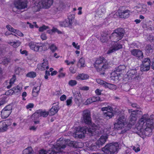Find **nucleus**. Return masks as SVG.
Listing matches in <instances>:
<instances>
[{
  "instance_id": "bf43d9fd",
  "label": "nucleus",
  "mask_w": 154,
  "mask_h": 154,
  "mask_svg": "<svg viewBox=\"0 0 154 154\" xmlns=\"http://www.w3.org/2000/svg\"><path fill=\"white\" fill-rule=\"evenodd\" d=\"M50 75V73L49 71L46 70L45 72V78L47 79L48 78V76H49Z\"/></svg>"
},
{
  "instance_id": "69168bd1",
  "label": "nucleus",
  "mask_w": 154,
  "mask_h": 154,
  "mask_svg": "<svg viewBox=\"0 0 154 154\" xmlns=\"http://www.w3.org/2000/svg\"><path fill=\"white\" fill-rule=\"evenodd\" d=\"M41 38L42 40H45L47 39V36L45 34L42 33L41 35Z\"/></svg>"
},
{
  "instance_id": "ea45409f",
  "label": "nucleus",
  "mask_w": 154,
  "mask_h": 154,
  "mask_svg": "<svg viewBox=\"0 0 154 154\" xmlns=\"http://www.w3.org/2000/svg\"><path fill=\"white\" fill-rule=\"evenodd\" d=\"M126 68L125 66L124 65H120L118 66L116 70L117 72H119L120 71H122L123 70H124Z\"/></svg>"
},
{
  "instance_id": "0e129e2a",
  "label": "nucleus",
  "mask_w": 154,
  "mask_h": 154,
  "mask_svg": "<svg viewBox=\"0 0 154 154\" xmlns=\"http://www.w3.org/2000/svg\"><path fill=\"white\" fill-rule=\"evenodd\" d=\"M34 105L32 103H30L27 105L26 107L27 109H29L30 108H32L33 107Z\"/></svg>"
},
{
  "instance_id": "5fc2aeb1",
  "label": "nucleus",
  "mask_w": 154,
  "mask_h": 154,
  "mask_svg": "<svg viewBox=\"0 0 154 154\" xmlns=\"http://www.w3.org/2000/svg\"><path fill=\"white\" fill-rule=\"evenodd\" d=\"M79 89L81 90L87 91L89 90V88L87 86H81L79 87Z\"/></svg>"
},
{
  "instance_id": "473e14b6",
  "label": "nucleus",
  "mask_w": 154,
  "mask_h": 154,
  "mask_svg": "<svg viewBox=\"0 0 154 154\" xmlns=\"http://www.w3.org/2000/svg\"><path fill=\"white\" fill-rule=\"evenodd\" d=\"M47 32L48 33L51 34L54 32H57L58 34H60L61 33V32L59 31L57 28L53 27L52 29H50L48 30L47 31Z\"/></svg>"
},
{
  "instance_id": "4be33fe9",
  "label": "nucleus",
  "mask_w": 154,
  "mask_h": 154,
  "mask_svg": "<svg viewBox=\"0 0 154 154\" xmlns=\"http://www.w3.org/2000/svg\"><path fill=\"white\" fill-rule=\"evenodd\" d=\"M59 109L58 103H57L54 104L50 110L49 113L50 115L52 116L54 115L58 112Z\"/></svg>"
},
{
  "instance_id": "0eeeda50",
  "label": "nucleus",
  "mask_w": 154,
  "mask_h": 154,
  "mask_svg": "<svg viewBox=\"0 0 154 154\" xmlns=\"http://www.w3.org/2000/svg\"><path fill=\"white\" fill-rule=\"evenodd\" d=\"M94 66L98 72H104L105 70L111 66L109 62L107 61L103 57H100L96 60Z\"/></svg>"
},
{
  "instance_id": "052dcab7",
  "label": "nucleus",
  "mask_w": 154,
  "mask_h": 154,
  "mask_svg": "<svg viewBox=\"0 0 154 154\" xmlns=\"http://www.w3.org/2000/svg\"><path fill=\"white\" fill-rule=\"evenodd\" d=\"M10 61V60L9 59H5L3 60L2 61V63L4 64L5 65L7 64L8 62H9Z\"/></svg>"
},
{
  "instance_id": "c9c22d12",
  "label": "nucleus",
  "mask_w": 154,
  "mask_h": 154,
  "mask_svg": "<svg viewBox=\"0 0 154 154\" xmlns=\"http://www.w3.org/2000/svg\"><path fill=\"white\" fill-rule=\"evenodd\" d=\"M153 47L150 45H147L145 48V50L147 53L152 52L153 50Z\"/></svg>"
},
{
  "instance_id": "a19ab883",
  "label": "nucleus",
  "mask_w": 154,
  "mask_h": 154,
  "mask_svg": "<svg viewBox=\"0 0 154 154\" xmlns=\"http://www.w3.org/2000/svg\"><path fill=\"white\" fill-rule=\"evenodd\" d=\"M49 48H50L51 51L53 52H55L57 49V48L56 46L54 44H52L49 46Z\"/></svg>"
},
{
  "instance_id": "de8ad7c7",
  "label": "nucleus",
  "mask_w": 154,
  "mask_h": 154,
  "mask_svg": "<svg viewBox=\"0 0 154 154\" xmlns=\"http://www.w3.org/2000/svg\"><path fill=\"white\" fill-rule=\"evenodd\" d=\"M27 23L29 25V26L31 28H33L34 27V26H35V27L37 28H38V26L36 24V22H33V24H32L29 22H27Z\"/></svg>"
},
{
  "instance_id": "423d86ee",
  "label": "nucleus",
  "mask_w": 154,
  "mask_h": 154,
  "mask_svg": "<svg viewBox=\"0 0 154 154\" xmlns=\"http://www.w3.org/2000/svg\"><path fill=\"white\" fill-rule=\"evenodd\" d=\"M97 126L98 127L97 129H99V130L98 131H99L100 133L98 136L95 135L93 136H94L95 137H97L100 134L103 133H104L105 134L102 135L95 142H94V141L93 142L90 141L89 143L87 142L85 143L86 145L88 148L90 149L91 150L94 151L96 150L98 148L103 146L105 143L108 138L107 134L109 133L106 129L102 130V128L97 125Z\"/></svg>"
},
{
  "instance_id": "603ef678",
  "label": "nucleus",
  "mask_w": 154,
  "mask_h": 154,
  "mask_svg": "<svg viewBox=\"0 0 154 154\" xmlns=\"http://www.w3.org/2000/svg\"><path fill=\"white\" fill-rule=\"evenodd\" d=\"M75 60H74L72 61L69 62L68 60H66L65 61V63L67 65H69L70 64H73L75 62Z\"/></svg>"
},
{
  "instance_id": "49530a36",
  "label": "nucleus",
  "mask_w": 154,
  "mask_h": 154,
  "mask_svg": "<svg viewBox=\"0 0 154 154\" xmlns=\"http://www.w3.org/2000/svg\"><path fill=\"white\" fill-rule=\"evenodd\" d=\"M72 46L76 49L79 50L80 49V45H78V43H76L75 42H73L72 43Z\"/></svg>"
},
{
  "instance_id": "f3484780",
  "label": "nucleus",
  "mask_w": 154,
  "mask_h": 154,
  "mask_svg": "<svg viewBox=\"0 0 154 154\" xmlns=\"http://www.w3.org/2000/svg\"><path fill=\"white\" fill-rule=\"evenodd\" d=\"M137 71L135 69H131L127 73V75L129 78H131L134 81H136V79L139 77L138 75L137 74Z\"/></svg>"
},
{
  "instance_id": "6e6552de",
  "label": "nucleus",
  "mask_w": 154,
  "mask_h": 154,
  "mask_svg": "<svg viewBox=\"0 0 154 154\" xmlns=\"http://www.w3.org/2000/svg\"><path fill=\"white\" fill-rule=\"evenodd\" d=\"M35 2V6L33 9H35V11H37L41 8H48L52 5L54 0H41L40 1L38 0H33Z\"/></svg>"
},
{
  "instance_id": "37998d69",
  "label": "nucleus",
  "mask_w": 154,
  "mask_h": 154,
  "mask_svg": "<svg viewBox=\"0 0 154 154\" xmlns=\"http://www.w3.org/2000/svg\"><path fill=\"white\" fill-rule=\"evenodd\" d=\"M91 98L93 102H95L96 101H102V100H100V97L98 96L93 97H91Z\"/></svg>"
},
{
  "instance_id": "c756f323",
  "label": "nucleus",
  "mask_w": 154,
  "mask_h": 154,
  "mask_svg": "<svg viewBox=\"0 0 154 154\" xmlns=\"http://www.w3.org/2000/svg\"><path fill=\"white\" fill-rule=\"evenodd\" d=\"M8 44L11 45L14 48H16L20 46L21 44V42L20 41H18L16 42H8Z\"/></svg>"
},
{
  "instance_id": "4d7b16f0",
  "label": "nucleus",
  "mask_w": 154,
  "mask_h": 154,
  "mask_svg": "<svg viewBox=\"0 0 154 154\" xmlns=\"http://www.w3.org/2000/svg\"><path fill=\"white\" fill-rule=\"evenodd\" d=\"M70 72L72 74H74L76 72V70L73 66H71L69 69Z\"/></svg>"
},
{
  "instance_id": "bb28decb",
  "label": "nucleus",
  "mask_w": 154,
  "mask_h": 154,
  "mask_svg": "<svg viewBox=\"0 0 154 154\" xmlns=\"http://www.w3.org/2000/svg\"><path fill=\"white\" fill-rule=\"evenodd\" d=\"M118 72H117L116 70V71L112 72L111 74V79L113 80H118L120 75V73Z\"/></svg>"
},
{
  "instance_id": "7ed1b4c3",
  "label": "nucleus",
  "mask_w": 154,
  "mask_h": 154,
  "mask_svg": "<svg viewBox=\"0 0 154 154\" xmlns=\"http://www.w3.org/2000/svg\"><path fill=\"white\" fill-rule=\"evenodd\" d=\"M154 129V115H143L135 125L134 129L138 131V134L143 139L152 134Z\"/></svg>"
},
{
  "instance_id": "338daca9",
  "label": "nucleus",
  "mask_w": 154,
  "mask_h": 154,
  "mask_svg": "<svg viewBox=\"0 0 154 154\" xmlns=\"http://www.w3.org/2000/svg\"><path fill=\"white\" fill-rule=\"evenodd\" d=\"M27 95V93L26 92H23L22 94V97L23 98V100H25L26 99L25 98V97H26Z\"/></svg>"
},
{
  "instance_id": "a211bd4d",
  "label": "nucleus",
  "mask_w": 154,
  "mask_h": 154,
  "mask_svg": "<svg viewBox=\"0 0 154 154\" xmlns=\"http://www.w3.org/2000/svg\"><path fill=\"white\" fill-rule=\"evenodd\" d=\"M136 9L138 12H140L142 14H145L147 13L148 10L146 5L141 4L136 7Z\"/></svg>"
},
{
  "instance_id": "09e8293b",
  "label": "nucleus",
  "mask_w": 154,
  "mask_h": 154,
  "mask_svg": "<svg viewBox=\"0 0 154 154\" xmlns=\"http://www.w3.org/2000/svg\"><path fill=\"white\" fill-rule=\"evenodd\" d=\"M14 33L20 36H23V34L18 30L15 29Z\"/></svg>"
},
{
  "instance_id": "6ab92c4d",
  "label": "nucleus",
  "mask_w": 154,
  "mask_h": 154,
  "mask_svg": "<svg viewBox=\"0 0 154 154\" xmlns=\"http://www.w3.org/2000/svg\"><path fill=\"white\" fill-rule=\"evenodd\" d=\"M132 55L135 57H137L140 59L143 58V56L142 52L138 49H133L131 51Z\"/></svg>"
},
{
  "instance_id": "cd10ccee",
  "label": "nucleus",
  "mask_w": 154,
  "mask_h": 154,
  "mask_svg": "<svg viewBox=\"0 0 154 154\" xmlns=\"http://www.w3.org/2000/svg\"><path fill=\"white\" fill-rule=\"evenodd\" d=\"M77 66L80 68L85 67V60L84 58H81L79 59L77 63Z\"/></svg>"
},
{
  "instance_id": "6e6d98bb",
  "label": "nucleus",
  "mask_w": 154,
  "mask_h": 154,
  "mask_svg": "<svg viewBox=\"0 0 154 154\" xmlns=\"http://www.w3.org/2000/svg\"><path fill=\"white\" fill-rule=\"evenodd\" d=\"M14 93L13 88L9 90L8 91L6 92V94L7 95H12Z\"/></svg>"
},
{
  "instance_id": "f704fd0d",
  "label": "nucleus",
  "mask_w": 154,
  "mask_h": 154,
  "mask_svg": "<svg viewBox=\"0 0 154 154\" xmlns=\"http://www.w3.org/2000/svg\"><path fill=\"white\" fill-rule=\"evenodd\" d=\"M74 97L77 100H79L81 97V95L79 91H76L73 93Z\"/></svg>"
},
{
  "instance_id": "f8f14e48",
  "label": "nucleus",
  "mask_w": 154,
  "mask_h": 154,
  "mask_svg": "<svg viewBox=\"0 0 154 154\" xmlns=\"http://www.w3.org/2000/svg\"><path fill=\"white\" fill-rule=\"evenodd\" d=\"M12 106L11 105H8L6 106L1 111V117L3 119L7 118L12 112Z\"/></svg>"
},
{
  "instance_id": "9b49d317",
  "label": "nucleus",
  "mask_w": 154,
  "mask_h": 154,
  "mask_svg": "<svg viewBox=\"0 0 154 154\" xmlns=\"http://www.w3.org/2000/svg\"><path fill=\"white\" fill-rule=\"evenodd\" d=\"M27 3L26 0H17L14 2V5L17 9L23 10L27 8Z\"/></svg>"
},
{
  "instance_id": "dca6fc26",
  "label": "nucleus",
  "mask_w": 154,
  "mask_h": 154,
  "mask_svg": "<svg viewBox=\"0 0 154 154\" xmlns=\"http://www.w3.org/2000/svg\"><path fill=\"white\" fill-rule=\"evenodd\" d=\"M38 69L41 71L48 69L49 68L48 63L46 59H44L43 62L38 64L37 65Z\"/></svg>"
},
{
  "instance_id": "c03bdc74",
  "label": "nucleus",
  "mask_w": 154,
  "mask_h": 154,
  "mask_svg": "<svg viewBox=\"0 0 154 154\" xmlns=\"http://www.w3.org/2000/svg\"><path fill=\"white\" fill-rule=\"evenodd\" d=\"M64 8V5L62 3L58 5V7L57 8V11H60L63 10Z\"/></svg>"
},
{
  "instance_id": "4c0bfd02",
  "label": "nucleus",
  "mask_w": 154,
  "mask_h": 154,
  "mask_svg": "<svg viewBox=\"0 0 154 154\" xmlns=\"http://www.w3.org/2000/svg\"><path fill=\"white\" fill-rule=\"evenodd\" d=\"M68 83L69 86L73 87L76 85L77 82L75 80H70L69 81Z\"/></svg>"
},
{
  "instance_id": "39448f33",
  "label": "nucleus",
  "mask_w": 154,
  "mask_h": 154,
  "mask_svg": "<svg viewBox=\"0 0 154 154\" xmlns=\"http://www.w3.org/2000/svg\"><path fill=\"white\" fill-rule=\"evenodd\" d=\"M123 30L122 28H119L115 30L114 32H113L111 36H110L109 39L112 42V47L109 48L107 52V54H110L122 48V45L116 43L121 39L123 36Z\"/></svg>"
},
{
  "instance_id": "f257e3e1",
  "label": "nucleus",
  "mask_w": 154,
  "mask_h": 154,
  "mask_svg": "<svg viewBox=\"0 0 154 154\" xmlns=\"http://www.w3.org/2000/svg\"><path fill=\"white\" fill-rule=\"evenodd\" d=\"M83 120L85 123L91 127L89 129L85 127H78L73 128L71 131H69L66 136H72L75 138H82L85 137V135L87 131V134L90 135L98 136L100 133L97 129L98 127L91 123L90 113L89 110H85L83 111L82 114Z\"/></svg>"
},
{
  "instance_id": "58836bf2",
  "label": "nucleus",
  "mask_w": 154,
  "mask_h": 154,
  "mask_svg": "<svg viewBox=\"0 0 154 154\" xmlns=\"http://www.w3.org/2000/svg\"><path fill=\"white\" fill-rule=\"evenodd\" d=\"M73 98L72 97H70L68 98L66 100V105L68 106H71L72 103V100Z\"/></svg>"
},
{
  "instance_id": "c85d7f7f",
  "label": "nucleus",
  "mask_w": 154,
  "mask_h": 154,
  "mask_svg": "<svg viewBox=\"0 0 154 154\" xmlns=\"http://www.w3.org/2000/svg\"><path fill=\"white\" fill-rule=\"evenodd\" d=\"M23 154H33L32 148L31 147H27L23 150Z\"/></svg>"
},
{
  "instance_id": "ddd939ff",
  "label": "nucleus",
  "mask_w": 154,
  "mask_h": 154,
  "mask_svg": "<svg viewBox=\"0 0 154 154\" xmlns=\"http://www.w3.org/2000/svg\"><path fill=\"white\" fill-rule=\"evenodd\" d=\"M48 114L49 113L48 111L39 110L37 111L32 115L31 118L33 120L34 118L35 119H36L41 116L46 117L48 116Z\"/></svg>"
},
{
  "instance_id": "f03ea898",
  "label": "nucleus",
  "mask_w": 154,
  "mask_h": 154,
  "mask_svg": "<svg viewBox=\"0 0 154 154\" xmlns=\"http://www.w3.org/2000/svg\"><path fill=\"white\" fill-rule=\"evenodd\" d=\"M81 144L82 143L80 142L71 141L62 137L57 140L56 143L54 141L50 143L51 148L48 150L41 149L39 151V154H64L66 145L75 148H80L81 146L79 145Z\"/></svg>"
},
{
  "instance_id": "b1692460",
  "label": "nucleus",
  "mask_w": 154,
  "mask_h": 154,
  "mask_svg": "<svg viewBox=\"0 0 154 154\" xmlns=\"http://www.w3.org/2000/svg\"><path fill=\"white\" fill-rule=\"evenodd\" d=\"M89 76L87 74L80 73L78 74L75 77L77 80H84L88 79Z\"/></svg>"
},
{
  "instance_id": "e2e57ef3",
  "label": "nucleus",
  "mask_w": 154,
  "mask_h": 154,
  "mask_svg": "<svg viewBox=\"0 0 154 154\" xmlns=\"http://www.w3.org/2000/svg\"><path fill=\"white\" fill-rule=\"evenodd\" d=\"M66 96L65 95H62L60 97V100L62 101H63L66 100Z\"/></svg>"
},
{
  "instance_id": "2eb2a0df",
  "label": "nucleus",
  "mask_w": 154,
  "mask_h": 154,
  "mask_svg": "<svg viewBox=\"0 0 154 154\" xmlns=\"http://www.w3.org/2000/svg\"><path fill=\"white\" fill-rule=\"evenodd\" d=\"M151 64V61L149 58L144 59L141 66V70L144 71L149 70Z\"/></svg>"
},
{
  "instance_id": "e433bc0d",
  "label": "nucleus",
  "mask_w": 154,
  "mask_h": 154,
  "mask_svg": "<svg viewBox=\"0 0 154 154\" xmlns=\"http://www.w3.org/2000/svg\"><path fill=\"white\" fill-rule=\"evenodd\" d=\"M96 81L98 84L100 85H102L104 87H105L106 82L100 79H96Z\"/></svg>"
},
{
  "instance_id": "9d476101",
  "label": "nucleus",
  "mask_w": 154,
  "mask_h": 154,
  "mask_svg": "<svg viewBox=\"0 0 154 154\" xmlns=\"http://www.w3.org/2000/svg\"><path fill=\"white\" fill-rule=\"evenodd\" d=\"M101 110L103 112L104 117L107 119L112 118L114 116L113 110L110 106L102 108Z\"/></svg>"
},
{
  "instance_id": "412c9836",
  "label": "nucleus",
  "mask_w": 154,
  "mask_h": 154,
  "mask_svg": "<svg viewBox=\"0 0 154 154\" xmlns=\"http://www.w3.org/2000/svg\"><path fill=\"white\" fill-rule=\"evenodd\" d=\"M38 51H42L47 50L49 47V45L48 43H38Z\"/></svg>"
},
{
  "instance_id": "8fccbe9b",
  "label": "nucleus",
  "mask_w": 154,
  "mask_h": 154,
  "mask_svg": "<svg viewBox=\"0 0 154 154\" xmlns=\"http://www.w3.org/2000/svg\"><path fill=\"white\" fill-rule=\"evenodd\" d=\"M108 37L109 36L108 35L105 36H102L101 38L100 39V40L103 43L106 42L108 40L107 39V38H108Z\"/></svg>"
},
{
  "instance_id": "393cba45",
  "label": "nucleus",
  "mask_w": 154,
  "mask_h": 154,
  "mask_svg": "<svg viewBox=\"0 0 154 154\" xmlns=\"http://www.w3.org/2000/svg\"><path fill=\"white\" fill-rule=\"evenodd\" d=\"M38 43H36L33 42H31L29 43V45L30 49L35 51L37 52Z\"/></svg>"
},
{
  "instance_id": "774afa93",
  "label": "nucleus",
  "mask_w": 154,
  "mask_h": 154,
  "mask_svg": "<svg viewBox=\"0 0 154 154\" xmlns=\"http://www.w3.org/2000/svg\"><path fill=\"white\" fill-rule=\"evenodd\" d=\"M59 76L60 77H64L65 76L66 74L65 73L63 72H59Z\"/></svg>"
},
{
  "instance_id": "20e7f679",
  "label": "nucleus",
  "mask_w": 154,
  "mask_h": 154,
  "mask_svg": "<svg viewBox=\"0 0 154 154\" xmlns=\"http://www.w3.org/2000/svg\"><path fill=\"white\" fill-rule=\"evenodd\" d=\"M128 111L130 114L129 118L130 124L127 125L126 117L124 115H121L119 116L114 124L115 128L121 129L125 127L126 125L129 127V128H130L131 127L134 125L137 120L138 114L139 113L140 115L142 114L140 111L138 110H134L132 109H129Z\"/></svg>"
},
{
  "instance_id": "4468645a",
  "label": "nucleus",
  "mask_w": 154,
  "mask_h": 154,
  "mask_svg": "<svg viewBox=\"0 0 154 154\" xmlns=\"http://www.w3.org/2000/svg\"><path fill=\"white\" fill-rule=\"evenodd\" d=\"M69 14L68 19L65 20L60 23V25L62 26L67 27L71 26L72 23L75 18L74 15L70 16Z\"/></svg>"
},
{
  "instance_id": "79ce46f5",
  "label": "nucleus",
  "mask_w": 154,
  "mask_h": 154,
  "mask_svg": "<svg viewBox=\"0 0 154 154\" xmlns=\"http://www.w3.org/2000/svg\"><path fill=\"white\" fill-rule=\"evenodd\" d=\"M15 79L16 78L15 76H13V77L11 79L10 82V86H8L7 87V88L8 89H9L11 88V85L14 83L15 81Z\"/></svg>"
},
{
  "instance_id": "13d9d810",
  "label": "nucleus",
  "mask_w": 154,
  "mask_h": 154,
  "mask_svg": "<svg viewBox=\"0 0 154 154\" xmlns=\"http://www.w3.org/2000/svg\"><path fill=\"white\" fill-rule=\"evenodd\" d=\"M133 149L135 152H137L140 150V149L138 146H133Z\"/></svg>"
},
{
  "instance_id": "3c124183",
  "label": "nucleus",
  "mask_w": 154,
  "mask_h": 154,
  "mask_svg": "<svg viewBox=\"0 0 154 154\" xmlns=\"http://www.w3.org/2000/svg\"><path fill=\"white\" fill-rule=\"evenodd\" d=\"M93 103L91 97L88 99L84 103L85 105H87Z\"/></svg>"
},
{
  "instance_id": "a878e982",
  "label": "nucleus",
  "mask_w": 154,
  "mask_h": 154,
  "mask_svg": "<svg viewBox=\"0 0 154 154\" xmlns=\"http://www.w3.org/2000/svg\"><path fill=\"white\" fill-rule=\"evenodd\" d=\"M8 125L5 122H0V132L6 131L8 129Z\"/></svg>"
},
{
  "instance_id": "2f4dec72",
  "label": "nucleus",
  "mask_w": 154,
  "mask_h": 154,
  "mask_svg": "<svg viewBox=\"0 0 154 154\" xmlns=\"http://www.w3.org/2000/svg\"><path fill=\"white\" fill-rule=\"evenodd\" d=\"M22 88V87L21 84H19L17 87L13 88L14 93L20 92Z\"/></svg>"
},
{
  "instance_id": "680f3d73",
  "label": "nucleus",
  "mask_w": 154,
  "mask_h": 154,
  "mask_svg": "<svg viewBox=\"0 0 154 154\" xmlns=\"http://www.w3.org/2000/svg\"><path fill=\"white\" fill-rule=\"evenodd\" d=\"M101 91H102V90H100L99 89H97L95 91V94L97 95H99L101 94Z\"/></svg>"
},
{
  "instance_id": "72a5a7b5",
  "label": "nucleus",
  "mask_w": 154,
  "mask_h": 154,
  "mask_svg": "<svg viewBox=\"0 0 154 154\" xmlns=\"http://www.w3.org/2000/svg\"><path fill=\"white\" fill-rule=\"evenodd\" d=\"M36 76V73L35 72L32 71L28 73L26 75L27 77L31 78H33L35 77Z\"/></svg>"
},
{
  "instance_id": "a18cd8bd",
  "label": "nucleus",
  "mask_w": 154,
  "mask_h": 154,
  "mask_svg": "<svg viewBox=\"0 0 154 154\" xmlns=\"http://www.w3.org/2000/svg\"><path fill=\"white\" fill-rule=\"evenodd\" d=\"M48 28V26L44 25L39 27V31L41 32H43L45 30H47Z\"/></svg>"
},
{
  "instance_id": "aec40b11",
  "label": "nucleus",
  "mask_w": 154,
  "mask_h": 154,
  "mask_svg": "<svg viewBox=\"0 0 154 154\" xmlns=\"http://www.w3.org/2000/svg\"><path fill=\"white\" fill-rule=\"evenodd\" d=\"M118 13L119 16L121 18H126L129 17L130 11L128 10L123 11L119 10Z\"/></svg>"
},
{
  "instance_id": "5701e85b",
  "label": "nucleus",
  "mask_w": 154,
  "mask_h": 154,
  "mask_svg": "<svg viewBox=\"0 0 154 154\" xmlns=\"http://www.w3.org/2000/svg\"><path fill=\"white\" fill-rule=\"evenodd\" d=\"M41 84H39L38 86H35L32 89V95L34 97L37 96L39 94V91L40 89Z\"/></svg>"
},
{
  "instance_id": "864d4df0",
  "label": "nucleus",
  "mask_w": 154,
  "mask_h": 154,
  "mask_svg": "<svg viewBox=\"0 0 154 154\" xmlns=\"http://www.w3.org/2000/svg\"><path fill=\"white\" fill-rule=\"evenodd\" d=\"M6 27L8 30L9 31L14 32V31L15 29L12 28L10 25H8L6 26Z\"/></svg>"
},
{
  "instance_id": "1a4fd4ad",
  "label": "nucleus",
  "mask_w": 154,
  "mask_h": 154,
  "mask_svg": "<svg viewBox=\"0 0 154 154\" xmlns=\"http://www.w3.org/2000/svg\"><path fill=\"white\" fill-rule=\"evenodd\" d=\"M119 148L118 143H111L106 144L102 149V151L107 154L113 153L117 152Z\"/></svg>"
},
{
  "instance_id": "7c9ffc66",
  "label": "nucleus",
  "mask_w": 154,
  "mask_h": 154,
  "mask_svg": "<svg viewBox=\"0 0 154 154\" xmlns=\"http://www.w3.org/2000/svg\"><path fill=\"white\" fill-rule=\"evenodd\" d=\"M105 88H108L112 90H115L116 89V85L106 82Z\"/></svg>"
}]
</instances>
